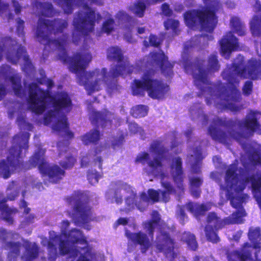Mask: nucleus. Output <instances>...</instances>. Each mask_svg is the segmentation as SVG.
<instances>
[{"label":"nucleus","instance_id":"1","mask_svg":"<svg viewBox=\"0 0 261 261\" xmlns=\"http://www.w3.org/2000/svg\"><path fill=\"white\" fill-rule=\"evenodd\" d=\"M67 22L64 20H56L50 22L40 17L36 34L39 42L45 45V49L51 48L59 52L60 59L64 63H68L70 70L76 74L77 82L85 86L88 94L101 90L106 85L107 91L112 92L118 90L115 78L120 75L137 72L143 70V65L146 62L137 63L136 67L130 66L129 62L123 56L122 50L118 47H111L107 50V57L111 60L117 61L118 65L111 68L109 72L105 68L95 69L92 72H85L86 66L92 60L89 52L79 53L72 58L67 56L66 47L67 37L63 35L61 38L56 39L57 34L61 33L67 27Z\"/></svg>","mask_w":261,"mask_h":261},{"label":"nucleus","instance_id":"2","mask_svg":"<svg viewBox=\"0 0 261 261\" xmlns=\"http://www.w3.org/2000/svg\"><path fill=\"white\" fill-rule=\"evenodd\" d=\"M244 58L239 56L232 67L223 72L222 77L227 83V89L221 83L218 86L210 83L208 76L217 71L220 65L217 56L211 55L205 65V62L198 59L191 67H186V72L192 74L196 86L201 91L208 105L214 104L220 109L227 108L233 111L241 109L236 103L241 99V94L237 89L242 78L261 79V61L251 59L246 65Z\"/></svg>","mask_w":261,"mask_h":261},{"label":"nucleus","instance_id":"3","mask_svg":"<svg viewBox=\"0 0 261 261\" xmlns=\"http://www.w3.org/2000/svg\"><path fill=\"white\" fill-rule=\"evenodd\" d=\"M165 149L161 143L159 141L153 142L150 148V153L142 152L139 153L136 159V162L144 164L147 163L148 165L149 174L159 178L161 179L163 187L167 191H159L153 189H149L147 194L142 193L140 196L137 197L135 193L132 190L131 187L125 184L121 186L117 190H110L106 194V197L112 202H115L119 204L122 201V195L126 189L130 190L131 193L125 200L126 207L125 209L126 212L134 209L136 206L140 211H143L148 205L150 199L153 202L159 200L167 202L169 199V194L172 192L173 188L171 184L165 181V178L167 176L163 171V167L161 161L165 157L163 155Z\"/></svg>","mask_w":261,"mask_h":261},{"label":"nucleus","instance_id":"4","mask_svg":"<svg viewBox=\"0 0 261 261\" xmlns=\"http://www.w3.org/2000/svg\"><path fill=\"white\" fill-rule=\"evenodd\" d=\"M24 86L28 95V108L37 114L47 110L44 124L50 125L54 131L68 139L73 137V134L68 129L67 118L64 115L71 109V100L67 93L62 92L53 97L49 92L42 90L36 84L27 86L25 83Z\"/></svg>","mask_w":261,"mask_h":261},{"label":"nucleus","instance_id":"5","mask_svg":"<svg viewBox=\"0 0 261 261\" xmlns=\"http://www.w3.org/2000/svg\"><path fill=\"white\" fill-rule=\"evenodd\" d=\"M259 115L258 111L250 110L243 120L230 121L228 124L233 132L227 134L220 128L223 122L217 117L214 125L209 127L208 133L214 140L222 143H227L231 139L240 141L242 138H247L255 132L261 134V125L257 121Z\"/></svg>","mask_w":261,"mask_h":261},{"label":"nucleus","instance_id":"6","mask_svg":"<svg viewBox=\"0 0 261 261\" xmlns=\"http://www.w3.org/2000/svg\"><path fill=\"white\" fill-rule=\"evenodd\" d=\"M64 11L65 13H72L74 6L77 5L81 7V9L74 17L73 24L74 30L73 33V41H77L80 37L92 32L94 27L96 20L101 19L99 13L89 7V4H101V0H53Z\"/></svg>","mask_w":261,"mask_h":261},{"label":"nucleus","instance_id":"7","mask_svg":"<svg viewBox=\"0 0 261 261\" xmlns=\"http://www.w3.org/2000/svg\"><path fill=\"white\" fill-rule=\"evenodd\" d=\"M205 8L201 11L193 10L187 12L184 15L185 22L192 29L202 28L207 32H212L217 22L215 11L219 3L218 0H203Z\"/></svg>","mask_w":261,"mask_h":261},{"label":"nucleus","instance_id":"8","mask_svg":"<svg viewBox=\"0 0 261 261\" xmlns=\"http://www.w3.org/2000/svg\"><path fill=\"white\" fill-rule=\"evenodd\" d=\"M29 136L28 133L23 132L14 137L7 156V163L4 161L0 163V175L4 178L9 177L14 170L22 169V159L28 148Z\"/></svg>","mask_w":261,"mask_h":261},{"label":"nucleus","instance_id":"9","mask_svg":"<svg viewBox=\"0 0 261 261\" xmlns=\"http://www.w3.org/2000/svg\"><path fill=\"white\" fill-rule=\"evenodd\" d=\"M19 235L4 228L0 229V239L2 240L5 248L9 250L8 258L10 261H15L20 253V249L23 246L25 249L22 256L24 261H31L38 255V247L35 243L27 241H22V244L19 241Z\"/></svg>","mask_w":261,"mask_h":261},{"label":"nucleus","instance_id":"10","mask_svg":"<svg viewBox=\"0 0 261 261\" xmlns=\"http://www.w3.org/2000/svg\"><path fill=\"white\" fill-rule=\"evenodd\" d=\"M50 235L52 242L57 241L59 244L60 254H68L73 258L77 257L88 245L82 232L76 228L69 230L63 238L55 231H53Z\"/></svg>","mask_w":261,"mask_h":261},{"label":"nucleus","instance_id":"11","mask_svg":"<svg viewBox=\"0 0 261 261\" xmlns=\"http://www.w3.org/2000/svg\"><path fill=\"white\" fill-rule=\"evenodd\" d=\"M132 88L134 95L143 96L146 91L149 96L157 99L164 98L169 90L166 84L154 77L152 70L144 71L141 80H135Z\"/></svg>","mask_w":261,"mask_h":261},{"label":"nucleus","instance_id":"12","mask_svg":"<svg viewBox=\"0 0 261 261\" xmlns=\"http://www.w3.org/2000/svg\"><path fill=\"white\" fill-rule=\"evenodd\" d=\"M44 149L38 148L37 152L30 160V162L33 166H38L45 184H47V181L49 182L57 183L62 178L64 171L57 165L48 164L44 159Z\"/></svg>","mask_w":261,"mask_h":261},{"label":"nucleus","instance_id":"13","mask_svg":"<svg viewBox=\"0 0 261 261\" xmlns=\"http://www.w3.org/2000/svg\"><path fill=\"white\" fill-rule=\"evenodd\" d=\"M245 216V211L242 208H240L237 212L233 213L231 216L223 220L218 217L215 213H210L207 219L208 224L205 228V235L207 240L213 243H216L219 240V238L214 231L213 227L217 229L222 228L225 225L241 223L243 221V218Z\"/></svg>","mask_w":261,"mask_h":261},{"label":"nucleus","instance_id":"14","mask_svg":"<svg viewBox=\"0 0 261 261\" xmlns=\"http://www.w3.org/2000/svg\"><path fill=\"white\" fill-rule=\"evenodd\" d=\"M67 200L74 207L75 214L73 219L77 222L86 224L92 219L90 207L87 204L88 198L86 194L77 192ZM83 227L88 230L90 229L87 224H85Z\"/></svg>","mask_w":261,"mask_h":261},{"label":"nucleus","instance_id":"15","mask_svg":"<svg viewBox=\"0 0 261 261\" xmlns=\"http://www.w3.org/2000/svg\"><path fill=\"white\" fill-rule=\"evenodd\" d=\"M0 76H3L4 79V84L0 85V100L9 91H13L19 97L27 95L22 89L20 76L10 66L5 65L1 68Z\"/></svg>","mask_w":261,"mask_h":261},{"label":"nucleus","instance_id":"16","mask_svg":"<svg viewBox=\"0 0 261 261\" xmlns=\"http://www.w3.org/2000/svg\"><path fill=\"white\" fill-rule=\"evenodd\" d=\"M160 220V217L158 212L153 211L151 214V220L144 223V227L148 231L150 239L142 232L133 233L126 230L125 235L129 241L140 246L142 252H145L151 246L153 229L159 224Z\"/></svg>","mask_w":261,"mask_h":261},{"label":"nucleus","instance_id":"17","mask_svg":"<svg viewBox=\"0 0 261 261\" xmlns=\"http://www.w3.org/2000/svg\"><path fill=\"white\" fill-rule=\"evenodd\" d=\"M248 237L253 244V247L248 243H246L241 252L234 251L228 254L229 261H254V258L250 254V251L255 249V252L257 253V249L260 248L258 244V242L261 240L259 228H250Z\"/></svg>","mask_w":261,"mask_h":261},{"label":"nucleus","instance_id":"18","mask_svg":"<svg viewBox=\"0 0 261 261\" xmlns=\"http://www.w3.org/2000/svg\"><path fill=\"white\" fill-rule=\"evenodd\" d=\"M8 115L10 119L16 117V123L21 128L28 130H32V126L26 120L25 111L21 103L19 102L11 103L8 108Z\"/></svg>","mask_w":261,"mask_h":261},{"label":"nucleus","instance_id":"19","mask_svg":"<svg viewBox=\"0 0 261 261\" xmlns=\"http://www.w3.org/2000/svg\"><path fill=\"white\" fill-rule=\"evenodd\" d=\"M156 248L159 251L163 252L166 256L171 259L176 255L173 248V242L168 234L165 232H161L156 240Z\"/></svg>","mask_w":261,"mask_h":261},{"label":"nucleus","instance_id":"20","mask_svg":"<svg viewBox=\"0 0 261 261\" xmlns=\"http://www.w3.org/2000/svg\"><path fill=\"white\" fill-rule=\"evenodd\" d=\"M151 58V60L147 61V64L160 66L162 72L165 75L171 76L172 74L173 65L169 62L163 51L152 54Z\"/></svg>","mask_w":261,"mask_h":261},{"label":"nucleus","instance_id":"21","mask_svg":"<svg viewBox=\"0 0 261 261\" xmlns=\"http://www.w3.org/2000/svg\"><path fill=\"white\" fill-rule=\"evenodd\" d=\"M220 44L222 55L225 58H228L231 51L237 50L239 47L237 39L231 32L224 35Z\"/></svg>","mask_w":261,"mask_h":261},{"label":"nucleus","instance_id":"22","mask_svg":"<svg viewBox=\"0 0 261 261\" xmlns=\"http://www.w3.org/2000/svg\"><path fill=\"white\" fill-rule=\"evenodd\" d=\"M182 162L181 159L179 157H175L172 160L171 165V172L173 179L177 185V188L181 191L184 190L182 181L183 175L182 170Z\"/></svg>","mask_w":261,"mask_h":261},{"label":"nucleus","instance_id":"23","mask_svg":"<svg viewBox=\"0 0 261 261\" xmlns=\"http://www.w3.org/2000/svg\"><path fill=\"white\" fill-rule=\"evenodd\" d=\"M58 147L59 157L65 159V161L61 160L59 162L60 165L65 169L72 167L75 160L72 156L70 155V152H68L67 143L64 144V143L59 142L58 144Z\"/></svg>","mask_w":261,"mask_h":261},{"label":"nucleus","instance_id":"24","mask_svg":"<svg viewBox=\"0 0 261 261\" xmlns=\"http://www.w3.org/2000/svg\"><path fill=\"white\" fill-rule=\"evenodd\" d=\"M116 18L120 22H124L126 23L125 25V28L124 30V37L125 39L129 42L133 43L135 41L132 37V32H133V22L132 18L130 17L125 12L123 11H119L116 15Z\"/></svg>","mask_w":261,"mask_h":261},{"label":"nucleus","instance_id":"25","mask_svg":"<svg viewBox=\"0 0 261 261\" xmlns=\"http://www.w3.org/2000/svg\"><path fill=\"white\" fill-rule=\"evenodd\" d=\"M85 250L81 252L76 261H104V255L100 253H96L89 245Z\"/></svg>","mask_w":261,"mask_h":261},{"label":"nucleus","instance_id":"26","mask_svg":"<svg viewBox=\"0 0 261 261\" xmlns=\"http://www.w3.org/2000/svg\"><path fill=\"white\" fill-rule=\"evenodd\" d=\"M203 156L200 147H194L190 152L189 162L192 166V171L194 173L200 171V163Z\"/></svg>","mask_w":261,"mask_h":261},{"label":"nucleus","instance_id":"27","mask_svg":"<svg viewBox=\"0 0 261 261\" xmlns=\"http://www.w3.org/2000/svg\"><path fill=\"white\" fill-rule=\"evenodd\" d=\"M93 115L96 122L100 124L103 127H106L108 125H110L111 123H113L115 126L117 125L116 119L113 114L108 111H105L103 114L98 112H94Z\"/></svg>","mask_w":261,"mask_h":261},{"label":"nucleus","instance_id":"28","mask_svg":"<svg viewBox=\"0 0 261 261\" xmlns=\"http://www.w3.org/2000/svg\"><path fill=\"white\" fill-rule=\"evenodd\" d=\"M53 231L49 232V240L48 241L46 238L42 239L41 243L43 246H47L48 251V258L51 260H55L58 254L59 253V244L57 241H53L51 238L50 233Z\"/></svg>","mask_w":261,"mask_h":261},{"label":"nucleus","instance_id":"29","mask_svg":"<svg viewBox=\"0 0 261 261\" xmlns=\"http://www.w3.org/2000/svg\"><path fill=\"white\" fill-rule=\"evenodd\" d=\"M6 200L3 199L0 200V211L3 219L9 224L13 223V220L12 215L17 212L16 208H11L6 204Z\"/></svg>","mask_w":261,"mask_h":261},{"label":"nucleus","instance_id":"30","mask_svg":"<svg viewBox=\"0 0 261 261\" xmlns=\"http://www.w3.org/2000/svg\"><path fill=\"white\" fill-rule=\"evenodd\" d=\"M212 206L211 203H207L205 204H199L191 202L187 204V209L194 215H201L205 211L211 209Z\"/></svg>","mask_w":261,"mask_h":261},{"label":"nucleus","instance_id":"31","mask_svg":"<svg viewBox=\"0 0 261 261\" xmlns=\"http://www.w3.org/2000/svg\"><path fill=\"white\" fill-rule=\"evenodd\" d=\"M20 207L21 208H24L23 213L24 214L27 215L28 214V216L24 217V220L22 221L20 223V227L21 228H24L30 224L34 222L35 217L33 214H29L30 208L29 207H27V203L25 201H24V200H22L20 201Z\"/></svg>","mask_w":261,"mask_h":261},{"label":"nucleus","instance_id":"32","mask_svg":"<svg viewBox=\"0 0 261 261\" xmlns=\"http://www.w3.org/2000/svg\"><path fill=\"white\" fill-rule=\"evenodd\" d=\"M37 7L39 9L38 13L42 16L50 17L54 16L56 13V12L53 9V5L50 3H39L37 4Z\"/></svg>","mask_w":261,"mask_h":261},{"label":"nucleus","instance_id":"33","mask_svg":"<svg viewBox=\"0 0 261 261\" xmlns=\"http://www.w3.org/2000/svg\"><path fill=\"white\" fill-rule=\"evenodd\" d=\"M146 7L145 2L141 0L134 3L129 7V9L133 13L140 17H142L144 15Z\"/></svg>","mask_w":261,"mask_h":261},{"label":"nucleus","instance_id":"34","mask_svg":"<svg viewBox=\"0 0 261 261\" xmlns=\"http://www.w3.org/2000/svg\"><path fill=\"white\" fill-rule=\"evenodd\" d=\"M20 186L19 184L15 182H12L7 189V199L10 200H13L18 196Z\"/></svg>","mask_w":261,"mask_h":261},{"label":"nucleus","instance_id":"35","mask_svg":"<svg viewBox=\"0 0 261 261\" xmlns=\"http://www.w3.org/2000/svg\"><path fill=\"white\" fill-rule=\"evenodd\" d=\"M100 138V135L99 131L97 130H93L89 133L83 136L82 140L85 144H88L90 143H94L98 141Z\"/></svg>","mask_w":261,"mask_h":261},{"label":"nucleus","instance_id":"36","mask_svg":"<svg viewBox=\"0 0 261 261\" xmlns=\"http://www.w3.org/2000/svg\"><path fill=\"white\" fill-rule=\"evenodd\" d=\"M230 24L234 31L239 35L245 34V28L240 19L237 17H232L230 20Z\"/></svg>","mask_w":261,"mask_h":261},{"label":"nucleus","instance_id":"37","mask_svg":"<svg viewBox=\"0 0 261 261\" xmlns=\"http://www.w3.org/2000/svg\"><path fill=\"white\" fill-rule=\"evenodd\" d=\"M181 240L185 242L191 249L195 250L196 249L197 244L193 234L190 232H185L182 235Z\"/></svg>","mask_w":261,"mask_h":261},{"label":"nucleus","instance_id":"38","mask_svg":"<svg viewBox=\"0 0 261 261\" xmlns=\"http://www.w3.org/2000/svg\"><path fill=\"white\" fill-rule=\"evenodd\" d=\"M111 16L109 13L107 14L106 17L107 19L103 22L102 28V32L108 34L111 32L114 28V20Z\"/></svg>","mask_w":261,"mask_h":261},{"label":"nucleus","instance_id":"39","mask_svg":"<svg viewBox=\"0 0 261 261\" xmlns=\"http://www.w3.org/2000/svg\"><path fill=\"white\" fill-rule=\"evenodd\" d=\"M147 112V107L140 105L134 107L131 110V114L134 117H142L146 116Z\"/></svg>","mask_w":261,"mask_h":261},{"label":"nucleus","instance_id":"40","mask_svg":"<svg viewBox=\"0 0 261 261\" xmlns=\"http://www.w3.org/2000/svg\"><path fill=\"white\" fill-rule=\"evenodd\" d=\"M87 177L89 182L93 185L98 182L99 179L101 177V175L95 170H92L88 171Z\"/></svg>","mask_w":261,"mask_h":261},{"label":"nucleus","instance_id":"41","mask_svg":"<svg viewBox=\"0 0 261 261\" xmlns=\"http://www.w3.org/2000/svg\"><path fill=\"white\" fill-rule=\"evenodd\" d=\"M70 222L68 220H63L59 225L60 229L61 234H58L59 236H62V238L66 236L69 230H68L70 226Z\"/></svg>","mask_w":261,"mask_h":261},{"label":"nucleus","instance_id":"42","mask_svg":"<svg viewBox=\"0 0 261 261\" xmlns=\"http://www.w3.org/2000/svg\"><path fill=\"white\" fill-rule=\"evenodd\" d=\"M160 43V39L156 36L151 35L149 36L148 41L145 40L144 41V45L147 46L149 45L153 46H158Z\"/></svg>","mask_w":261,"mask_h":261},{"label":"nucleus","instance_id":"43","mask_svg":"<svg viewBox=\"0 0 261 261\" xmlns=\"http://www.w3.org/2000/svg\"><path fill=\"white\" fill-rule=\"evenodd\" d=\"M179 22L177 20L168 19L164 22V25L166 29L175 30L178 26Z\"/></svg>","mask_w":261,"mask_h":261},{"label":"nucleus","instance_id":"44","mask_svg":"<svg viewBox=\"0 0 261 261\" xmlns=\"http://www.w3.org/2000/svg\"><path fill=\"white\" fill-rule=\"evenodd\" d=\"M190 113L191 115H193V116L195 115H197L198 117L200 119V120L203 119L206 121H207V116H206L203 114V112L201 110H198L197 109H195V108L192 107L190 109Z\"/></svg>","mask_w":261,"mask_h":261},{"label":"nucleus","instance_id":"45","mask_svg":"<svg viewBox=\"0 0 261 261\" xmlns=\"http://www.w3.org/2000/svg\"><path fill=\"white\" fill-rule=\"evenodd\" d=\"M252 91V83L247 81L245 83L243 88V92L244 95L248 96L250 95Z\"/></svg>","mask_w":261,"mask_h":261},{"label":"nucleus","instance_id":"46","mask_svg":"<svg viewBox=\"0 0 261 261\" xmlns=\"http://www.w3.org/2000/svg\"><path fill=\"white\" fill-rule=\"evenodd\" d=\"M191 189L199 187L202 183V179L198 177H193L190 178Z\"/></svg>","mask_w":261,"mask_h":261},{"label":"nucleus","instance_id":"47","mask_svg":"<svg viewBox=\"0 0 261 261\" xmlns=\"http://www.w3.org/2000/svg\"><path fill=\"white\" fill-rule=\"evenodd\" d=\"M16 23L17 24V32L18 35L19 36H21L22 39L23 40V23H24V22L23 20H21L19 18H17L16 19Z\"/></svg>","mask_w":261,"mask_h":261},{"label":"nucleus","instance_id":"48","mask_svg":"<svg viewBox=\"0 0 261 261\" xmlns=\"http://www.w3.org/2000/svg\"><path fill=\"white\" fill-rule=\"evenodd\" d=\"M12 7L16 15L19 14L21 11L22 6L17 0L12 1Z\"/></svg>","mask_w":261,"mask_h":261},{"label":"nucleus","instance_id":"49","mask_svg":"<svg viewBox=\"0 0 261 261\" xmlns=\"http://www.w3.org/2000/svg\"><path fill=\"white\" fill-rule=\"evenodd\" d=\"M129 129L133 133H139L141 135H142L143 130L141 127H139L137 124L132 122L129 124Z\"/></svg>","mask_w":261,"mask_h":261},{"label":"nucleus","instance_id":"50","mask_svg":"<svg viewBox=\"0 0 261 261\" xmlns=\"http://www.w3.org/2000/svg\"><path fill=\"white\" fill-rule=\"evenodd\" d=\"M162 8L163 13L164 15H167V16H169L171 14L172 11L171 10V9H170L169 6L167 4H163L162 5Z\"/></svg>","mask_w":261,"mask_h":261},{"label":"nucleus","instance_id":"51","mask_svg":"<svg viewBox=\"0 0 261 261\" xmlns=\"http://www.w3.org/2000/svg\"><path fill=\"white\" fill-rule=\"evenodd\" d=\"M89 158L88 155L83 156L81 160V166L83 167H87L89 162Z\"/></svg>","mask_w":261,"mask_h":261},{"label":"nucleus","instance_id":"52","mask_svg":"<svg viewBox=\"0 0 261 261\" xmlns=\"http://www.w3.org/2000/svg\"><path fill=\"white\" fill-rule=\"evenodd\" d=\"M192 195L195 197H198L200 195V190L197 188L191 189Z\"/></svg>","mask_w":261,"mask_h":261},{"label":"nucleus","instance_id":"53","mask_svg":"<svg viewBox=\"0 0 261 261\" xmlns=\"http://www.w3.org/2000/svg\"><path fill=\"white\" fill-rule=\"evenodd\" d=\"M179 214L180 221H184V218L185 217V214L184 210L181 208H180V210L179 211Z\"/></svg>","mask_w":261,"mask_h":261},{"label":"nucleus","instance_id":"54","mask_svg":"<svg viewBox=\"0 0 261 261\" xmlns=\"http://www.w3.org/2000/svg\"><path fill=\"white\" fill-rule=\"evenodd\" d=\"M119 224L125 225L127 223V221L125 218H121L117 221Z\"/></svg>","mask_w":261,"mask_h":261},{"label":"nucleus","instance_id":"55","mask_svg":"<svg viewBox=\"0 0 261 261\" xmlns=\"http://www.w3.org/2000/svg\"><path fill=\"white\" fill-rule=\"evenodd\" d=\"M137 32L139 34H142L146 32V29L144 27H138L137 28Z\"/></svg>","mask_w":261,"mask_h":261},{"label":"nucleus","instance_id":"56","mask_svg":"<svg viewBox=\"0 0 261 261\" xmlns=\"http://www.w3.org/2000/svg\"><path fill=\"white\" fill-rule=\"evenodd\" d=\"M213 162L216 164V166H217L216 164H219L221 162L220 158L218 156H215L213 158Z\"/></svg>","mask_w":261,"mask_h":261},{"label":"nucleus","instance_id":"57","mask_svg":"<svg viewBox=\"0 0 261 261\" xmlns=\"http://www.w3.org/2000/svg\"><path fill=\"white\" fill-rule=\"evenodd\" d=\"M242 232L241 231L237 232L236 234L233 236V238L235 240H238L241 237Z\"/></svg>","mask_w":261,"mask_h":261},{"label":"nucleus","instance_id":"58","mask_svg":"<svg viewBox=\"0 0 261 261\" xmlns=\"http://www.w3.org/2000/svg\"><path fill=\"white\" fill-rule=\"evenodd\" d=\"M194 45H195V44H192L191 42H187L185 44V49H188L190 47H192V46H194Z\"/></svg>","mask_w":261,"mask_h":261},{"label":"nucleus","instance_id":"59","mask_svg":"<svg viewBox=\"0 0 261 261\" xmlns=\"http://www.w3.org/2000/svg\"><path fill=\"white\" fill-rule=\"evenodd\" d=\"M122 141H123V138L122 137H121L120 138H119L118 141V143L116 142V143H113V145L114 146H116L117 145H119L120 144H121L122 142Z\"/></svg>","mask_w":261,"mask_h":261},{"label":"nucleus","instance_id":"60","mask_svg":"<svg viewBox=\"0 0 261 261\" xmlns=\"http://www.w3.org/2000/svg\"><path fill=\"white\" fill-rule=\"evenodd\" d=\"M95 161L96 162H98V166L99 168H101V165L100 164V162H101V158L100 157H96L95 159Z\"/></svg>","mask_w":261,"mask_h":261},{"label":"nucleus","instance_id":"61","mask_svg":"<svg viewBox=\"0 0 261 261\" xmlns=\"http://www.w3.org/2000/svg\"><path fill=\"white\" fill-rule=\"evenodd\" d=\"M47 84H48V86H47L49 88H50L53 86L54 83L51 80H48Z\"/></svg>","mask_w":261,"mask_h":261},{"label":"nucleus","instance_id":"62","mask_svg":"<svg viewBox=\"0 0 261 261\" xmlns=\"http://www.w3.org/2000/svg\"><path fill=\"white\" fill-rule=\"evenodd\" d=\"M253 257L254 258V261H255V260H257V261H261V259L259 258L258 257L257 252L254 253V256H253Z\"/></svg>","mask_w":261,"mask_h":261},{"label":"nucleus","instance_id":"63","mask_svg":"<svg viewBox=\"0 0 261 261\" xmlns=\"http://www.w3.org/2000/svg\"><path fill=\"white\" fill-rule=\"evenodd\" d=\"M193 1L194 0H187L186 2V5L188 6H190L192 4Z\"/></svg>","mask_w":261,"mask_h":261},{"label":"nucleus","instance_id":"64","mask_svg":"<svg viewBox=\"0 0 261 261\" xmlns=\"http://www.w3.org/2000/svg\"><path fill=\"white\" fill-rule=\"evenodd\" d=\"M217 174V173L213 172L211 173V176L212 178H215V177H216Z\"/></svg>","mask_w":261,"mask_h":261}]
</instances>
